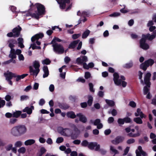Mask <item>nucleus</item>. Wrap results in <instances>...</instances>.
Listing matches in <instances>:
<instances>
[{
  "mask_svg": "<svg viewBox=\"0 0 156 156\" xmlns=\"http://www.w3.org/2000/svg\"><path fill=\"white\" fill-rule=\"evenodd\" d=\"M156 37V30L152 33L151 35L149 33L146 34H143L142 38L140 41V47L143 49L146 50L148 49L150 46L146 42L147 40L151 41L154 39Z\"/></svg>",
  "mask_w": 156,
  "mask_h": 156,
  "instance_id": "nucleus-1",
  "label": "nucleus"
},
{
  "mask_svg": "<svg viewBox=\"0 0 156 156\" xmlns=\"http://www.w3.org/2000/svg\"><path fill=\"white\" fill-rule=\"evenodd\" d=\"M27 129L25 126L19 125L13 127L11 129V133L15 136H21L27 131Z\"/></svg>",
  "mask_w": 156,
  "mask_h": 156,
  "instance_id": "nucleus-2",
  "label": "nucleus"
},
{
  "mask_svg": "<svg viewBox=\"0 0 156 156\" xmlns=\"http://www.w3.org/2000/svg\"><path fill=\"white\" fill-rule=\"evenodd\" d=\"M35 5L37 10L35 11V13L31 14L30 16L38 20L40 16L45 14V8L43 5L39 3L35 4Z\"/></svg>",
  "mask_w": 156,
  "mask_h": 156,
  "instance_id": "nucleus-3",
  "label": "nucleus"
},
{
  "mask_svg": "<svg viewBox=\"0 0 156 156\" xmlns=\"http://www.w3.org/2000/svg\"><path fill=\"white\" fill-rule=\"evenodd\" d=\"M33 64V66L35 70H34L32 66H30L29 67V72L30 73L31 75H35L36 76L37 75L40 71L39 69L40 64L38 61L36 60L34 62Z\"/></svg>",
  "mask_w": 156,
  "mask_h": 156,
  "instance_id": "nucleus-4",
  "label": "nucleus"
},
{
  "mask_svg": "<svg viewBox=\"0 0 156 156\" xmlns=\"http://www.w3.org/2000/svg\"><path fill=\"white\" fill-rule=\"evenodd\" d=\"M59 5V8L61 9H64L66 6V4H69L66 8V11H67L71 9L72 7V3L70 4V0H56Z\"/></svg>",
  "mask_w": 156,
  "mask_h": 156,
  "instance_id": "nucleus-5",
  "label": "nucleus"
},
{
  "mask_svg": "<svg viewBox=\"0 0 156 156\" xmlns=\"http://www.w3.org/2000/svg\"><path fill=\"white\" fill-rule=\"evenodd\" d=\"M53 50L55 52L58 54H62L64 51V49L62 45L60 44L56 43L52 45Z\"/></svg>",
  "mask_w": 156,
  "mask_h": 156,
  "instance_id": "nucleus-6",
  "label": "nucleus"
},
{
  "mask_svg": "<svg viewBox=\"0 0 156 156\" xmlns=\"http://www.w3.org/2000/svg\"><path fill=\"white\" fill-rule=\"evenodd\" d=\"M73 131L72 132L70 136L72 139L75 140L78 137L80 134V131L75 125H73Z\"/></svg>",
  "mask_w": 156,
  "mask_h": 156,
  "instance_id": "nucleus-7",
  "label": "nucleus"
},
{
  "mask_svg": "<svg viewBox=\"0 0 156 156\" xmlns=\"http://www.w3.org/2000/svg\"><path fill=\"white\" fill-rule=\"evenodd\" d=\"M44 36V35L42 33H39L33 36L31 38V41L32 42H34L36 40H37L40 38H42ZM36 43L37 45H39L41 44V43L40 41H37Z\"/></svg>",
  "mask_w": 156,
  "mask_h": 156,
  "instance_id": "nucleus-8",
  "label": "nucleus"
},
{
  "mask_svg": "<svg viewBox=\"0 0 156 156\" xmlns=\"http://www.w3.org/2000/svg\"><path fill=\"white\" fill-rule=\"evenodd\" d=\"M124 138L123 136H116L115 139L111 141L112 143L114 145H117L122 143L124 140Z\"/></svg>",
  "mask_w": 156,
  "mask_h": 156,
  "instance_id": "nucleus-9",
  "label": "nucleus"
},
{
  "mask_svg": "<svg viewBox=\"0 0 156 156\" xmlns=\"http://www.w3.org/2000/svg\"><path fill=\"white\" fill-rule=\"evenodd\" d=\"M119 76L117 73H115L113 74V80L115 83L118 86L121 85L122 80L120 79H119Z\"/></svg>",
  "mask_w": 156,
  "mask_h": 156,
  "instance_id": "nucleus-10",
  "label": "nucleus"
},
{
  "mask_svg": "<svg viewBox=\"0 0 156 156\" xmlns=\"http://www.w3.org/2000/svg\"><path fill=\"white\" fill-rule=\"evenodd\" d=\"M21 30V27L19 25H18L17 27L14 28L12 30V31L14 34V35L16 37H17L20 36Z\"/></svg>",
  "mask_w": 156,
  "mask_h": 156,
  "instance_id": "nucleus-11",
  "label": "nucleus"
},
{
  "mask_svg": "<svg viewBox=\"0 0 156 156\" xmlns=\"http://www.w3.org/2000/svg\"><path fill=\"white\" fill-rule=\"evenodd\" d=\"M87 61V58L86 56H83L77 58L76 61L78 64L82 65L84 62Z\"/></svg>",
  "mask_w": 156,
  "mask_h": 156,
  "instance_id": "nucleus-12",
  "label": "nucleus"
},
{
  "mask_svg": "<svg viewBox=\"0 0 156 156\" xmlns=\"http://www.w3.org/2000/svg\"><path fill=\"white\" fill-rule=\"evenodd\" d=\"M34 109V107L32 105L30 107H26L23 110V112H26L28 115L31 114L32 112V110Z\"/></svg>",
  "mask_w": 156,
  "mask_h": 156,
  "instance_id": "nucleus-13",
  "label": "nucleus"
},
{
  "mask_svg": "<svg viewBox=\"0 0 156 156\" xmlns=\"http://www.w3.org/2000/svg\"><path fill=\"white\" fill-rule=\"evenodd\" d=\"M151 76V74L149 72H148L146 74L144 77V83L145 84H151L150 82V78Z\"/></svg>",
  "mask_w": 156,
  "mask_h": 156,
  "instance_id": "nucleus-14",
  "label": "nucleus"
},
{
  "mask_svg": "<svg viewBox=\"0 0 156 156\" xmlns=\"http://www.w3.org/2000/svg\"><path fill=\"white\" fill-rule=\"evenodd\" d=\"M76 116L79 117L80 121L83 123H85L87 122V119L84 115H83L81 113H80L76 114Z\"/></svg>",
  "mask_w": 156,
  "mask_h": 156,
  "instance_id": "nucleus-15",
  "label": "nucleus"
},
{
  "mask_svg": "<svg viewBox=\"0 0 156 156\" xmlns=\"http://www.w3.org/2000/svg\"><path fill=\"white\" fill-rule=\"evenodd\" d=\"M80 41V40H77L71 42L68 46V48L70 49H73L76 46Z\"/></svg>",
  "mask_w": 156,
  "mask_h": 156,
  "instance_id": "nucleus-16",
  "label": "nucleus"
},
{
  "mask_svg": "<svg viewBox=\"0 0 156 156\" xmlns=\"http://www.w3.org/2000/svg\"><path fill=\"white\" fill-rule=\"evenodd\" d=\"M58 129L59 130V133L62 135L65 136H67V134L65 132V131L67 130H69V131H71V129L69 128H63L62 127H59Z\"/></svg>",
  "mask_w": 156,
  "mask_h": 156,
  "instance_id": "nucleus-17",
  "label": "nucleus"
},
{
  "mask_svg": "<svg viewBox=\"0 0 156 156\" xmlns=\"http://www.w3.org/2000/svg\"><path fill=\"white\" fill-rule=\"evenodd\" d=\"M8 46L9 48L14 47L15 44H17V41L15 39H10L8 40Z\"/></svg>",
  "mask_w": 156,
  "mask_h": 156,
  "instance_id": "nucleus-18",
  "label": "nucleus"
},
{
  "mask_svg": "<svg viewBox=\"0 0 156 156\" xmlns=\"http://www.w3.org/2000/svg\"><path fill=\"white\" fill-rule=\"evenodd\" d=\"M146 85L144 87L143 93L144 95L147 94L148 93L150 92V87L151 84H145Z\"/></svg>",
  "mask_w": 156,
  "mask_h": 156,
  "instance_id": "nucleus-19",
  "label": "nucleus"
},
{
  "mask_svg": "<svg viewBox=\"0 0 156 156\" xmlns=\"http://www.w3.org/2000/svg\"><path fill=\"white\" fill-rule=\"evenodd\" d=\"M43 70L44 72L43 77V78H46L48 76L49 74V72L48 66H44L43 67Z\"/></svg>",
  "mask_w": 156,
  "mask_h": 156,
  "instance_id": "nucleus-20",
  "label": "nucleus"
},
{
  "mask_svg": "<svg viewBox=\"0 0 156 156\" xmlns=\"http://www.w3.org/2000/svg\"><path fill=\"white\" fill-rule=\"evenodd\" d=\"M58 107L62 109L66 110L68 109L69 108V106L67 104L64 103H61L59 102L58 103Z\"/></svg>",
  "mask_w": 156,
  "mask_h": 156,
  "instance_id": "nucleus-21",
  "label": "nucleus"
},
{
  "mask_svg": "<svg viewBox=\"0 0 156 156\" xmlns=\"http://www.w3.org/2000/svg\"><path fill=\"white\" fill-rule=\"evenodd\" d=\"M66 116L69 118L71 119H74L76 117V115L75 113L73 111H69L68 112L66 113Z\"/></svg>",
  "mask_w": 156,
  "mask_h": 156,
  "instance_id": "nucleus-22",
  "label": "nucleus"
},
{
  "mask_svg": "<svg viewBox=\"0 0 156 156\" xmlns=\"http://www.w3.org/2000/svg\"><path fill=\"white\" fill-rule=\"evenodd\" d=\"M154 63V60L151 58H150L148 60L145 61L144 62V63H145L147 66V67H149L150 66H152Z\"/></svg>",
  "mask_w": 156,
  "mask_h": 156,
  "instance_id": "nucleus-23",
  "label": "nucleus"
},
{
  "mask_svg": "<svg viewBox=\"0 0 156 156\" xmlns=\"http://www.w3.org/2000/svg\"><path fill=\"white\" fill-rule=\"evenodd\" d=\"M97 144V143L96 142H90L89 143L88 147L90 149L92 150Z\"/></svg>",
  "mask_w": 156,
  "mask_h": 156,
  "instance_id": "nucleus-24",
  "label": "nucleus"
},
{
  "mask_svg": "<svg viewBox=\"0 0 156 156\" xmlns=\"http://www.w3.org/2000/svg\"><path fill=\"white\" fill-rule=\"evenodd\" d=\"M133 63L132 61H130L128 63H126L123 66V67L126 69H129L133 66Z\"/></svg>",
  "mask_w": 156,
  "mask_h": 156,
  "instance_id": "nucleus-25",
  "label": "nucleus"
},
{
  "mask_svg": "<svg viewBox=\"0 0 156 156\" xmlns=\"http://www.w3.org/2000/svg\"><path fill=\"white\" fill-rule=\"evenodd\" d=\"M35 143V140L33 139H29L26 140L24 143L25 144L26 146L34 144Z\"/></svg>",
  "mask_w": 156,
  "mask_h": 156,
  "instance_id": "nucleus-26",
  "label": "nucleus"
},
{
  "mask_svg": "<svg viewBox=\"0 0 156 156\" xmlns=\"http://www.w3.org/2000/svg\"><path fill=\"white\" fill-rule=\"evenodd\" d=\"M22 112L20 111H16L12 114V117L13 118H18L21 115Z\"/></svg>",
  "mask_w": 156,
  "mask_h": 156,
  "instance_id": "nucleus-27",
  "label": "nucleus"
},
{
  "mask_svg": "<svg viewBox=\"0 0 156 156\" xmlns=\"http://www.w3.org/2000/svg\"><path fill=\"white\" fill-rule=\"evenodd\" d=\"M105 102L108 106L110 107H112L114 106L115 105V102L112 100L106 99L105 100Z\"/></svg>",
  "mask_w": 156,
  "mask_h": 156,
  "instance_id": "nucleus-28",
  "label": "nucleus"
},
{
  "mask_svg": "<svg viewBox=\"0 0 156 156\" xmlns=\"http://www.w3.org/2000/svg\"><path fill=\"white\" fill-rule=\"evenodd\" d=\"M90 33V31L87 29L85 31L83 34L82 35V38L83 39L86 38L89 35Z\"/></svg>",
  "mask_w": 156,
  "mask_h": 156,
  "instance_id": "nucleus-29",
  "label": "nucleus"
},
{
  "mask_svg": "<svg viewBox=\"0 0 156 156\" xmlns=\"http://www.w3.org/2000/svg\"><path fill=\"white\" fill-rule=\"evenodd\" d=\"M12 73L11 72H9L8 73H5L4 75L6 77V80H11L12 78Z\"/></svg>",
  "mask_w": 156,
  "mask_h": 156,
  "instance_id": "nucleus-30",
  "label": "nucleus"
},
{
  "mask_svg": "<svg viewBox=\"0 0 156 156\" xmlns=\"http://www.w3.org/2000/svg\"><path fill=\"white\" fill-rule=\"evenodd\" d=\"M88 100L87 101V104L89 106H91L92 104L93 101V98L91 95H89L88 96Z\"/></svg>",
  "mask_w": 156,
  "mask_h": 156,
  "instance_id": "nucleus-31",
  "label": "nucleus"
},
{
  "mask_svg": "<svg viewBox=\"0 0 156 156\" xmlns=\"http://www.w3.org/2000/svg\"><path fill=\"white\" fill-rule=\"evenodd\" d=\"M89 143L87 140H83L81 143V145L83 147H88Z\"/></svg>",
  "mask_w": 156,
  "mask_h": 156,
  "instance_id": "nucleus-32",
  "label": "nucleus"
},
{
  "mask_svg": "<svg viewBox=\"0 0 156 156\" xmlns=\"http://www.w3.org/2000/svg\"><path fill=\"white\" fill-rule=\"evenodd\" d=\"M147 67H147V65L144 63V62L142 63L140 66V68L144 71L147 70Z\"/></svg>",
  "mask_w": 156,
  "mask_h": 156,
  "instance_id": "nucleus-33",
  "label": "nucleus"
},
{
  "mask_svg": "<svg viewBox=\"0 0 156 156\" xmlns=\"http://www.w3.org/2000/svg\"><path fill=\"white\" fill-rule=\"evenodd\" d=\"M141 155L143 156H147V154L144 151H138L137 150V156H141Z\"/></svg>",
  "mask_w": 156,
  "mask_h": 156,
  "instance_id": "nucleus-34",
  "label": "nucleus"
},
{
  "mask_svg": "<svg viewBox=\"0 0 156 156\" xmlns=\"http://www.w3.org/2000/svg\"><path fill=\"white\" fill-rule=\"evenodd\" d=\"M139 116L140 118L142 119H146L147 118V115L143 113V112H140L139 114H137V117Z\"/></svg>",
  "mask_w": 156,
  "mask_h": 156,
  "instance_id": "nucleus-35",
  "label": "nucleus"
},
{
  "mask_svg": "<svg viewBox=\"0 0 156 156\" xmlns=\"http://www.w3.org/2000/svg\"><path fill=\"white\" fill-rule=\"evenodd\" d=\"M31 47L32 48V49L33 50H34L35 49H41V47L37 46L35 43H33V44H31V46L29 48H31Z\"/></svg>",
  "mask_w": 156,
  "mask_h": 156,
  "instance_id": "nucleus-36",
  "label": "nucleus"
},
{
  "mask_svg": "<svg viewBox=\"0 0 156 156\" xmlns=\"http://www.w3.org/2000/svg\"><path fill=\"white\" fill-rule=\"evenodd\" d=\"M90 122L92 123H93L94 125L97 126L100 123L101 120L100 119H96L94 122H93V121L92 120H90Z\"/></svg>",
  "mask_w": 156,
  "mask_h": 156,
  "instance_id": "nucleus-37",
  "label": "nucleus"
},
{
  "mask_svg": "<svg viewBox=\"0 0 156 156\" xmlns=\"http://www.w3.org/2000/svg\"><path fill=\"white\" fill-rule=\"evenodd\" d=\"M51 63V61L48 59L46 58L42 61V63L43 64H45L47 65L50 64Z\"/></svg>",
  "mask_w": 156,
  "mask_h": 156,
  "instance_id": "nucleus-38",
  "label": "nucleus"
},
{
  "mask_svg": "<svg viewBox=\"0 0 156 156\" xmlns=\"http://www.w3.org/2000/svg\"><path fill=\"white\" fill-rule=\"evenodd\" d=\"M29 97L27 95H23L20 97V100L22 101L26 100L29 99Z\"/></svg>",
  "mask_w": 156,
  "mask_h": 156,
  "instance_id": "nucleus-39",
  "label": "nucleus"
},
{
  "mask_svg": "<svg viewBox=\"0 0 156 156\" xmlns=\"http://www.w3.org/2000/svg\"><path fill=\"white\" fill-rule=\"evenodd\" d=\"M120 15V13L119 12H114L112 14H110L109 16L110 17H115Z\"/></svg>",
  "mask_w": 156,
  "mask_h": 156,
  "instance_id": "nucleus-40",
  "label": "nucleus"
},
{
  "mask_svg": "<svg viewBox=\"0 0 156 156\" xmlns=\"http://www.w3.org/2000/svg\"><path fill=\"white\" fill-rule=\"evenodd\" d=\"M18 151L19 153L24 154L26 151V149L25 147H22L19 149Z\"/></svg>",
  "mask_w": 156,
  "mask_h": 156,
  "instance_id": "nucleus-41",
  "label": "nucleus"
},
{
  "mask_svg": "<svg viewBox=\"0 0 156 156\" xmlns=\"http://www.w3.org/2000/svg\"><path fill=\"white\" fill-rule=\"evenodd\" d=\"M91 77V74L89 72H87L85 73L84 77L86 79L89 78Z\"/></svg>",
  "mask_w": 156,
  "mask_h": 156,
  "instance_id": "nucleus-42",
  "label": "nucleus"
},
{
  "mask_svg": "<svg viewBox=\"0 0 156 156\" xmlns=\"http://www.w3.org/2000/svg\"><path fill=\"white\" fill-rule=\"evenodd\" d=\"M80 35V34H74L72 35V38L73 39L75 40L79 38Z\"/></svg>",
  "mask_w": 156,
  "mask_h": 156,
  "instance_id": "nucleus-43",
  "label": "nucleus"
},
{
  "mask_svg": "<svg viewBox=\"0 0 156 156\" xmlns=\"http://www.w3.org/2000/svg\"><path fill=\"white\" fill-rule=\"evenodd\" d=\"M46 151V150L44 147L41 148L40 150V153H39L42 156V155L45 153Z\"/></svg>",
  "mask_w": 156,
  "mask_h": 156,
  "instance_id": "nucleus-44",
  "label": "nucleus"
},
{
  "mask_svg": "<svg viewBox=\"0 0 156 156\" xmlns=\"http://www.w3.org/2000/svg\"><path fill=\"white\" fill-rule=\"evenodd\" d=\"M64 139L62 137H59L57 139L56 142L58 144L61 143L63 142Z\"/></svg>",
  "mask_w": 156,
  "mask_h": 156,
  "instance_id": "nucleus-45",
  "label": "nucleus"
},
{
  "mask_svg": "<svg viewBox=\"0 0 156 156\" xmlns=\"http://www.w3.org/2000/svg\"><path fill=\"white\" fill-rule=\"evenodd\" d=\"M89 85L90 88V90L91 92H94V90L93 89V85L92 83H89Z\"/></svg>",
  "mask_w": 156,
  "mask_h": 156,
  "instance_id": "nucleus-46",
  "label": "nucleus"
},
{
  "mask_svg": "<svg viewBox=\"0 0 156 156\" xmlns=\"http://www.w3.org/2000/svg\"><path fill=\"white\" fill-rule=\"evenodd\" d=\"M110 149L111 151L114 153L115 154H117L119 153L118 151L114 148V147L112 146H110Z\"/></svg>",
  "mask_w": 156,
  "mask_h": 156,
  "instance_id": "nucleus-47",
  "label": "nucleus"
},
{
  "mask_svg": "<svg viewBox=\"0 0 156 156\" xmlns=\"http://www.w3.org/2000/svg\"><path fill=\"white\" fill-rule=\"evenodd\" d=\"M14 35V34L13 33L12 31V32L8 33L7 34V36L9 37H16Z\"/></svg>",
  "mask_w": 156,
  "mask_h": 156,
  "instance_id": "nucleus-48",
  "label": "nucleus"
},
{
  "mask_svg": "<svg viewBox=\"0 0 156 156\" xmlns=\"http://www.w3.org/2000/svg\"><path fill=\"white\" fill-rule=\"evenodd\" d=\"M9 57L11 58L14 59L16 58V53H10L9 55Z\"/></svg>",
  "mask_w": 156,
  "mask_h": 156,
  "instance_id": "nucleus-49",
  "label": "nucleus"
},
{
  "mask_svg": "<svg viewBox=\"0 0 156 156\" xmlns=\"http://www.w3.org/2000/svg\"><path fill=\"white\" fill-rule=\"evenodd\" d=\"M118 122L119 124L123 125L124 123V119L119 118L118 120Z\"/></svg>",
  "mask_w": 156,
  "mask_h": 156,
  "instance_id": "nucleus-50",
  "label": "nucleus"
},
{
  "mask_svg": "<svg viewBox=\"0 0 156 156\" xmlns=\"http://www.w3.org/2000/svg\"><path fill=\"white\" fill-rule=\"evenodd\" d=\"M129 147H126L124 150V153L123 154V155H126L127 154L129 151Z\"/></svg>",
  "mask_w": 156,
  "mask_h": 156,
  "instance_id": "nucleus-51",
  "label": "nucleus"
},
{
  "mask_svg": "<svg viewBox=\"0 0 156 156\" xmlns=\"http://www.w3.org/2000/svg\"><path fill=\"white\" fill-rule=\"evenodd\" d=\"M16 147H20L22 145V143L20 141H17L15 144Z\"/></svg>",
  "mask_w": 156,
  "mask_h": 156,
  "instance_id": "nucleus-52",
  "label": "nucleus"
},
{
  "mask_svg": "<svg viewBox=\"0 0 156 156\" xmlns=\"http://www.w3.org/2000/svg\"><path fill=\"white\" fill-rule=\"evenodd\" d=\"M124 122H125L126 123H130L131 122V119L128 117H126L124 118Z\"/></svg>",
  "mask_w": 156,
  "mask_h": 156,
  "instance_id": "nucleus-53",
  "label": "nucleus"
},
{
  "mask_svg": "<svg viewBox=\"0 0 156 156\" xmlns=\"http://www.w3.org/2000/svg\"><path fill=\"white\" fill-rule=\"evenodd\" d=\"M89 14L87 12L83 11L82 13L81 16H83L84 17L88 16Z\"/></svg>",
  "mask_w": 156,
  "mask_h": 156,
  "instance_id": "nucleus-54",
  "label": "nucleus"
},
{
  "mask_svg": "<svg viewBox=\"0 0 156 156\" xmlns=\"http://www.w3.org/2000/svg\"><path fill=\"white\" fill-rule=\"evenodd\" d=\"M135 141L133 139H130L127 140L126 142L128 144H130L134 143Z\"/></svg>",
  "mask_w": 156,
  "mask_h": 156,
  "instance_id": "nucleus-55",
  "label": "nucleus"
},
{
  "mask_svg": "<svg viewBox=\"0 0 156 156\" xmlns=\"http://www.w3.org/2000/svg\"><path fill=\"white\" fill-rule=\"evenodd\" d=\"M10 9L13 12L16 13L17 12L16 10V8L15 6H12L10 7Z\"/></svg>",
  "mask_w": 156,
  "mask_h": 156,
  "instance_id": "nucleus-56",
  "label": "nucleus"
},
{
  "mask_svg": "<svg viewBox=\"0 0 156 156\" xmlns=\"http://www.w3.org/2000/svg\"><path fill=\"white\" fill-rule=\"evenodd\" d=\"M17 121V119L16 118L11 119L10 120V122L12 124L16 123Z\"/></svg>",
  "mask_w": 156,
  "mask_h": 156,
  "instance_id": "nucleus-57",
  "label": "nucleus"
},
{
  "mask_svg": "<svg viewBox=\"0 0 156 156\" xmlns=\"http://www.w3.org/2000/svg\"><path fill=\"white\" fill-rule=\"evenodd\" d=\"M12 145L11 144H9L7 145L6 147V149L7 151H9L12 149Z\"/></svg>",
  "mask_w": 156,
  "mask_h": 156,
  "instance_id": "nucleus-58",
  "label": "nucleus"
},
{
  "mask_svg": "<svg viewBox=\"0 0 156 156\" xmlns=\"http://www.w3.org/2000/svg\"><path fill=\"white\" fill-rule=\"evenodd\" d=\"M154 24V21L152 20H150L148 21V23L147 24V26L150 27L153 26Z\"/></svg>",
  "mask_w": 156,
  "mask_h": 156,
  "instance_id": "nucleus-59",
  "label": "nucleus"
},
{
  "mask_svg": "<svg viewBox=\"0 0 156 156\" xmlns=\"http://www.w3.org/2000/svg\"><path fill=\"white\" fill-rule=\"evenodd\" d=\"M73 143L74 144H75L76 145H79L81 141L80 140L76 139V140H74L73 141Z\"/></svg>",
  "mask_w": 156,
  "mask_h": 156,
  "instance_id": "nucleus-60",
  "label": "nucleus"
},
{
  "mask_svg": "<svg viewBox=\"0 0 156 156\" xmlns=\"http://www.w3.org/2000/svg\"><path fill=\"white\" fill-rule=\"evenodd\" d=\"M156 27L155 26H152L150 27L149 28V30L150 32H153L155 31Z\"/></svg>",
  "mask_w": 156,
  "mask_h": 156,
  "instance_id": "nucleus-61",
  "label": "nucleus"
},
{
  "mask_svg": "<svg viewBox=\"0 0 156 156\" xmlns=\"http://www.w3.org/2000/svg\"><path fill=\"white\" fill-rule=\"evenodd\" d=\"M129 105L133 108L135 107L136 106V103L133 101H130L129 103Z\"/></svg>",
  "mask_w": 156,
  "mask_h": 156,
  "instance_id": "nucleus-62",
  "label": "nucleus"
},
{
  "mask_svg": "<svg viewBox=\"0 0 156 156\" xmlns=\"http://www.w3.org/2000/svg\"><path fill=\"white\" fill-rule=\"evenodd\" d=\"M111 113L113 116H114L117 115V112L115 109H113Z\"/></svg>",
  "mask_w": 156,
  "mask_h": 156,
  "instance_id": "nucleus-63",
  "label": "nucleus"
},
{
  "mask_svg": "<svg viewBox=\"0 0 156 156\" xmlns=\"http://www.w3.org/2000/svg\"><path fill=\"white\" fill-rule=\"evenodd\" d=\"M114 119L113 117H109L108 119V122L109 123H111L114 121Z\"/></svg>",
  "mask_w": 156,
  "mask_h": 156,
  "instance_id": "nucleus-64",
  "label": "nucleus"
}]
</instances>
